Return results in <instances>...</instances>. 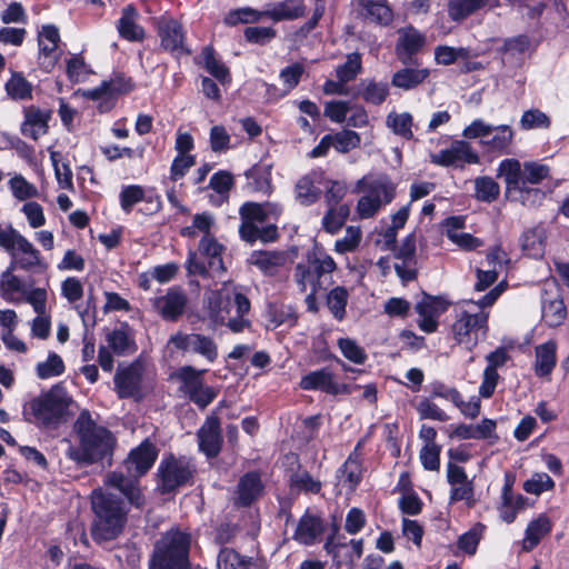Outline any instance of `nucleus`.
<instances>
[{
	"label": "nucleus",
	"mask_w": 569,
	"mask_h": 569,
	"mask_svg": "<svg viewBox=\"0 0 569 569\" xmlns=\"http://www.w3.org/2000/svg\"><path fill=\"white\" fill-rule=\"evenodd\" d=\"M251 565V557L242 556L228 547L221 548L217 557L218 569H249Z\"/></svg>",
	"instance_id": "46"
},
{
	"label": "nucleus",
	"mask_w": 569,
	"mask_h": 569,
	"mask_svg": "<svg viewBox=\"0 0 569 569\" xmlns=\"http://www.w3.org/2000/svg\"><path fill=\"white\" fill-rule=\"evenodd\" d=\"M500 194L499 184L491 177L475 179V197L482 202H493Z\"/></svg>",
	"instance_id": "52"
},
{
	"label": "nucleus",
	"mask_w": 569,
	"mask_h": 569,
	"mask_svg": "<svg viewBox=\"0 0 569 569\" xmlns=\"http://www.w3.org/2000/svg\"><path fill=\"white\" fill-rule=\"evenodd\" d=\"M158 452L154 446L146 439L137 448L132 449L124 461L128 475L122 471H112L106 476V485L120 491L128 503L141 509L146 499L142 495L138 478L143 476L154 463Z\"/></svg>",
	"instance_id": "2"
},
{
	"label": "nucleus",
	"mask_w": 569,
	"mask_h": 569,
	"mask_svg": "<svg viewBox=\"0 0 569 569\" xmlns=\"http://www.w3.org/2000/svg\"><path fill=\"white\" fill-rule=\"evenodd\" d=\"M550 530L551 522L546 515H540L538 518L530 521L525 531L522 549L525 551H531Z\"/></svg>",
	"instance_id": "38"
},
{
	"label": "nucleus",
	"mask_w": 569,
	"mask_h": 569,
	"mask_svg": "<svg viewBox=\"0 0 569 569\" xmlns=\"http://www.w3.org/2000/svg\"><path fill=\"white\" fill-rule=\"evenodd\" d=\"M8 184L12 196L19 201H24L39 194L38 188L29 182L22 174L12 177Z\"/></svg>",
	"instance_id": "55"
},
{
	"label": "nucleus",
	"mask_w": 569,
	"mask_h": 569,
	"mask_svg": "<svg viewBox=\"0 0 569 569\" xmlns=\"http://www.w3.org/2000/svg\"><path fill=\"white\" fill-rule=\"evenodd\" d=\"M480 158L466 140H455L449 148L431 156V162L442 167H462L465 163L477 164Z\"/></svg>",
	"instance_id": "17"
},
{
	"label": "nucleus",
	"mask_w": 569,
	"mask_h": 569,
	"mask_svg": "<svg viewBox=\"0 0 569 569\" xmlns=\"http://www.w3.org/2000/svg\"><path fill=\"white\" fill-rule=\"evenodd\" d=\"M167 348L171 352L181 351L183 353L197 355L209 363H213L219 356L218 345L214 339L196 332L178 331L171 335L167 342Z\"/></svg>",
	"instance_id": "13"
},
{
	"label": "nucleus",
	"mask_w": 569,
	"mask_h": 569,
	"mask_svg": "<svg viewBox=\"0 0 569 569\" xmlns=\"http://www.w3.org/2000/svg\"><path fill=\"white\" fill-rule=\"evenodd\" d=\"M340 479L348 485L350 489H355L361 480V465L351 456L346 460L338 471Z\"/></svg>",
	"instance_id": "64"
},
{
	"label": "nucleus",
	"mask_w": 569,
	"mask_h": 569,
	"mask_svg": "<svg viewBox=\"0 0 569 569\" xmlns=\"http://www.w3.org/2000/svg\"><path fill=\"white\" fill-rule=\"evenodd\" d=\"M521 247L531 258H540L545 252V232L541 228H531L521 236Z\"/></svg>",
	"instance_id": "43"
},
{
	"label": "nucleus",
	"mask_w": 569,
	"mask_h": 569,
	"mask_svg": "<svg viewBox=\"0 0 569 569\" xmlns=\"http://www.w3.org/2000/svg\"><path fill=\"white\" fill-rule=\"evenodd\" d=\"M325 531L322 518L307 510L299 519L293 539L303 546H313Z\"/></svg>",
	"instance_id": "26"
},
{
	"label": "nucleus",
	"mask_w": 569,
	"mask_h": 569,
	"mask_svg": "<svg viewBox=\"0 0 569 569\" xmlns=\"http://www.w3.org/2000/svg\"><path fill=\"white\" fill-rule=\"evenodd\" d=\"M196 63L204 68L221 84L231 81L229 69L216 58L214 49L211 46L204 47L196 58Z\"/></svg>",
	"instance_id": "33"
},
{
	"label": "nucleus",
	"mask_w": 569,
	"mask_h": 569,
	"mask_svg": "<svg viewBox=\"0 0 569 569\" xmlns=\"http://www.w3.org/2000/svg\"><path fill=\"white\" fill-rule=\"evenodd\" d=\"M287 261L288 254L280 250H257L249 258V262L264 276H276Z\"/></svg>",
	"instance_id": "28"
},
{
	"label": "nucleus",
	"mask_w": 569,
	"mask_h": 569,
	"mask_svg": "<svg viewBox=\"0 0 569 569\" xmlns=\"http://www.w3.org/2000/svg\"><path fill=\"white\" fill-rule=\"evenodd\" d=\"M355 192H361L356 207L360 219L375 217L396 197V183L386 173H368L359 179Z\"/></svg>",
	"instance_id": "7"
},
{
	"label": "nucleus",
	"mask_w": 569,
	"mask_h": 569,
	"mask_svg": "<svg viewBox=\"0 0 569 569\" xmlns=\"http://www.w3.org/2000/svg\"><path fill=\"white\" fill-rule=\"evenodd\" d=\"M91 503L94 513L92 539L101 543L118 538L127 523L129 510L126 502L114 493L96 490Z\"/></svg>",
	"instance_id": "5"
},
{
	"label": "nucleus",
	"mask_w": 569,
	"mask_h": 569,
	"mask_svg": "<svg viewBox=\"0 0 569 569\" xmlns=\"http://www.w3.org/2000/svg\"><path fill=\"white\" fill-rule=\"evenodd\" d=\"M452 430L449 433L451 439L458 440H486L497 438L496 428L497 423L492 419L483 418L479 423H460L451 426Z\"/></svg>",
	"instance_id": "27"
},
{
	"label": "nucleus",
	"mask_w": 569,
	"mask_h": 569,
	"mask_svg": "<svg viewBox=\"0 0 569 569\" xmlns=\"http://www.w3.org/2000/svg\"><path fill=\"white\" fill-rule=\"evenodd\" d=\"M223 246L211 236H203L199 241L198 250H190L186 261L189 274L209 277L224 270L222 260Z\"/></svg>",
	"instance_id": "12"
},
{
	"label": "nucleus",
	"mask_w": 569,
	"mask_h": 569,
	"mask_svg": "<svg viewBox=\"0 0 569 569\" xmlns=\"http://www.w3.org/2000/svg\"><path fill=\"white\" fill-rule=\"evenodd\" d=\"M6 91L13 100H27L32 97V84L20 72H12L6 82Z\"/></svg>",
	"instance_id": "48"
},
{
	"label": "nucleus",
	"mask_w": 569,
	"mask_h": 569,
	"mask_svg": "<svg viewBox=\"0 0 569 569\" xmlns=\"http://www.w3.org/2000/svg\"><path fill=\"white\" fill-rule=\"evenodd\" d=\"M51 111L36 106H29L23 109V121L20 126L22 136L37 141L40 137L48 133Z\"/></svg>",
	"instance_id": "22"
},
{
	"label": "nucleus",
	"mask_w": 569,
	"mask_h": 569,
	"mask_svg": "<svg viewBox=\"0 0 569 569\" xmlns=\"http://www.w3.org/2000/svg\"><path fill=\"white\" fill-rule=\"evenodd\" d=\"M263 482L257 471L246 472L239 478L234 491V505L237 507H250L263 493Z\"/></svg>",
	"instance_id": "24"
},
{
	"label": "nucleus",
	"mask_w": 569,
	"mask_h": 569,
	"mask_svg": "<svg viewBox=\"0 0 569 569\" xmlns=\"http://www.w3.org/2000/svg\"><path fill=\"white\" fill-rule=\"evenodd\" d=\"M246 177L254 191L269 192L271 189V166L258 163L246 171Z\"/></svg>",
	"instance_id": "44"
},
{
	"label": "nucleus",
	"mask_w": 569,
	"mask_h": 569,
	"mask_svg": "<svg viewBox=\"0 0 569 569\" xmlns=\"http://www.w3.org/2000/svg\"><path fill=\"white\" fill-rule=\"evenodd\" d=\"M387 126L392 132L403 139L410 140L412 132V116L409 112L396 113L391 112L387 117Z\"/></svg>",
	"instance_id": "50"
},
{
	"label": "nucleus",
	"mask_w": 569,
	"mask_h": 569,
	"mask_svg": "<svg viewBox=\"0 0 569 569\" xmlns=\"http://www.w3.org/2000/svg\"><path fill=\"white\" fill-rule=\"evenodd\" d=\"M64 370L66 366L62 358L53 351L48 353L44 361H40L36 366V373L42 380L59 377Z\"/></svg>",
	"instance_id": "47"
},
{
	"label": "nucleus",
	"mask_w": 569,
	"mask_h": 569,
	"mask_svg": "<svg viewBox=\"0 0 569 569\" xmlns=\"http://www.w3.org/2000/svg\"><path fill=\"white\" fill-rule=\"evenodd\" d=\"M138 12L131 4L122 10L117 29L121 38L128 41H141L144 38V30L137 23Z\"/></svg>",
	"instance_id": "34"
},
{
	"label": "nucleus",
	"mask_w": 569,
	"mask_h": 569,
	"mask_svg": "<svg viewBox=\"0 0 569 569\" xmlns=\"http://www.w3.org/2000/svg\"><path fill=\"white\" fill-rule=\"evenodd\" d=\"M197 436L200 451L208 458H214L219 455L222 447V436L220 420L217 416H208Z\"/></svg>",
	"instance_id": "23"
},
{
	"label": "nucleus",
	"mask_w": 569,
	"mask_h": 569,
	"mask_svg": "<svg viewBox=\"0 0 569 569\" xmlns=\"http://www.w3.org/2000/svg\"><path fill=\"white\" fill-rule=\"evenodd\" d=\"M191 535L171 529L157 541L149 569H190Z\"/></svg>",
	"instance_id": "8"
},
{
	"label": "nucleus",
	"mask_w": 569,
	"mask_h": 569,
	"mask_svg": "<svg viewBox=\"0 0 569 569\" xmlns=\"http://www.w3.org/2000/svg\"><path fill=\"white\" fill-rule=\"evenodd\" d=\"M60 42L59 29L53 24H44L38 33L39 67L51 72L59 60L58 43Z\"/></svg>",
	"instance_id": "18"
},
{
	"label": "nucleus",
	"mask_w": 569,
	"mask_h": 569,
	"mask_svg": "<svg viewBox=\"0 0 569 569\" xmlns=\"http://www.w3.org/2000/svg\"><path fill=\"white\" fill-rule=\"evenodd\" d=\"M73 430L79 439V447L69 448L70 459L91 465L111 458L116 439L109 429L97 423L89 410L80 411L73 423Z\"/></svg>",
	"instance_id": "1"
},
{
	"label": "nucleus",
	"mask_w": 569,
	"mask_h": 569,
	"mask_svg": "<svg viewBox=\"0 0 569 569\" xmlns=\"http://www.w3.org/2000/svg\"><path fill=\"white\" fill-rule=\"evenodd\" d=\"M305 11L302 0H283L269 6L263 14L278 22L299 19L305 14Z\"/></svg>",
	"instance_id": "32"
},
{
	"label": "nucleus",
	"mask_w": 569,
	"mask_h": 569,
	"mask_svg": "<svg viewBox=\"0 0 569 569\" xmlns=\"http://www.w3.org/2000/svg\"><path fill=\"white\" fill-rule=\"evenodd\" d=\"M141 368L136 363H131L124 368H118L113 381L116 391L120 399L136 397L141 389Z\"/></svg>",
	"instance_id": "25"
},
{
	"label": "nucleus",
	"mask_w": 569,
	"mask_h": 569,
	"mask_svg": "<svg viewBox=\"0 0 569 569\" xmlns=\"http://www.w3.org/2000/svg\"><path fill=\"white\" fill-rule=\"evenodd\" d=\"M14 270L8 266L0 276V298L9 303L19 302L18 295L23 291V283L19 277L13 274Z\"/></svg>",
	"instance_id": "42"
},
{
	"label": "nucleus",
	"mask_w": 569,
	"mask_h": 569,
	"mask_svg": "<svg viewBox=\"0 0 569 569\" xmlns=\"http://www.w3.org/2000/svg\"><path fill=\"white\" fill-rule=\"evenodd\" d=\"M72 398L62 383L31 398L23 405L22 415L27 422L41 429L56 430L66 420Z\"/></svg>",
	"instance_id": "4"
},
{
	"label": "nucleus",
	"mask_w": 569,
	"mask_h": 569,
	"mask_svg": "<svg viewBox=\"0 0 569 569\" xmlns=\"http://www.w3.org/2000/svg\"><path fill=\"white\" fill-rule=\"evenodd\" d=\"M269 321L274 328L279 326L293 327L297 322V315L291 306L272 305L268 309Z\"/></svg>",
	"instance_id": "54"
},
{
	"label": "nucleus",
	"mask_w": 569,
	"mask_h": 569,
	"mask_svg": "<svg viewBox=\"0 0 569 569\" xmlns=\"http://www.w3.org/2000/svg\"><path fill=\"white\" fill-rule=\"evenodd\" d=\"M333 148L340 153H347L361 143L360 134L352 130H341L332 134Z\"/></svg>",
	"instance_id": "61"
},
{
	"label": "nucleus",
	"mask_w": 569,
	"mask_h": 569,
	"mask_svg": "<svg viewBox=\"0 0 569 569\" xmlns=\"http://www.w3.org/2000/svg\"><path fill=\"white\" fill-rule=\"evenodd\" d=\"M349 213V209L346 206H341L339 209L329 207L327 213L322 219V226L325 230L331 234L337 233L343 226Z\"/></svg>",
	"instance_id": "62"
},
{
	"label": "nucleus",
	"mask_w": 569,
	"mask_h": 569,
	"mask_svg": "<svg viewBox=\"0 0 569 569\" xmlns=\"http://www.w3.org/2000/svg\"><path fill=\"white\" fill-rule=\"evenodd\" d=\"M318 174L316 172L301 177L296 183V198L302 206L313 204L320 197V189L316 187Z\"/></svg>",
	"instance_id": "41"
},
{
	"label": "nucleus",
	"mask_w": 569,
	"mask_h": 569,
	"mask_svg": "<svg viewBox=\"0 0 569 569\" xmlns=\"http://www.w3.org/2000/svg\"><path fill=\"white\" fill-rule=\"evenodd\" d=\"M483 529L485 527L478 523L477 526L462 533L457 541L459 550L469 556H473L477 552Z\"/></svg>",
	"instance_id": "59"
},
{
	"label": "nucleus",
	"mask_w": 569,
	"mask_h": 569,
	"mask_svg": "<svg viewBox=\"0 0 569 569\" xmlns=\"http://www.w3.org/2000/svg\"><path fill=\"white\" fill-rule=\"evenodd\" d=\"M299 387L306 391L319 390L331 396L347 391V386L338 383L329 368H321L308 372L301 378Z\"/></svg>",
	"instance_id": "21"
},
{
	"label": "nucleus",
	"mask_w": 569,
	"mask_h": 569,
	"mask_svg": "<svg viewBox=\"0 0 569 569\" xmlns=\"http://www.w3.org/2000/svg\"><path fill=\"white\" fill-rule=\"evenodd\" d=\"M462 136L469 140L479 139V146L487 152L508 154L515 132L508 124L492 126L478 118L463 129Z\"/></svg>",
	"instance_id": "11"
},
{
	"label": "nucleus",
	"mask_w": 569,
	"mask_h": 569,
	"mask_svg": "<svg viewBox=\"0 0 569 569\" xmlns=\"http://www.w3.org/2000/svg\"><path fill=\"white\" fill-rule=\"evenodd\" d=\"M348 291L345 287H336L327 295V306L335 319L341 321L346 316V306L348 302Z\"/></svg>",
	"instance_id": "53"
},
{
	"label": "nucleus",
	"mask_w": 569,
	"mask_h": 569,
	"mask_svg": "<svg viewBox=\"0 0 569 569\" xmlns=\"http://www.w3.org/2000/svg\"><path fill=\"white\" fill-rule=\"evenodd\" d=\"M194 466L184 457L169 456L158 467L159 488L162 493H170L188 485L193 476Z\"/></svg>",
	"instance_id": "14"
},
{
	"label": "nucleus",
	"mask_w": 569,
	"mask_h": 569,
	"mask_svg": "<svg viewBox=\"0 0 569 569\" xmlns=\"http://www.w3.org/2000/svg\"><path fill=\"white\" fill-rule=\"evenodd\" d=\"M126 88L121 87L117 81H102L98 87L86 89L81 91V96L86 99L100 101V112L109 111L114 103V97L123 91Z\"/></svg>",
	"instance_id": "29"
},
{
	"label": "nucleus",
	"mask_w": 569,
	"mask_h": 569,
	"mask_svg": "<svg viewBox=\"0 0 569 569\" xmlns=\"http://www.w3.org/2000/svg\"><path fill=\"white\" fill-rule=\"evenodd\" d=\"M206 370H198L192 366H183L179 368L174 377L179 381V391H181L187 398L194 393L204 382L202 375Z\"/></svg>",
	"instance_id": "39"
},
{
	"label": "nucleus",
	"mask_w": 569,
	"mask_h": 569,
	"mask_svg": "<svg viewBox=\"0 0 569 569\" xmlns=\"http://www.w3.org/2000/svg\"><path fill=\"white\" fill-rule=\"evenodd\" d=\"M398 39L395 52L400 62L409 64L412 58L426 46V36L412 26H406L397 31Z\"/></svg>",
	"instance_id": "19"
},
{
	"label": "nucleus",
	"mask_w": 569,
	"mask_h": 569,
	"mask_svg": "<svg viewBox=\"0 0 569 569\" xmlns=\"http://www.w3.org/2000/svg\"><path fill=\"white\" fill-rule=\"evenodd\" d=\"M429 77V70L426 68H402L396 71L391 77V84L395 88L409 91L416 89Z\"/></svg>",
	"instance_id": "36"
},
{
	"label": "nucleus",
	"mask_w": 569,
	"mask_h": 569,
	"mask_svg": "<svg viewBox=\"0 0 569 569\" xmlns=\"http://www.w3.org/2000/svg\"><path fill=\"white\" fill-rule=\"evenodd\" d=\"M66 72L71 82L79 83L86 81L92 71L80 54H73L67 60Z\"/></svg>",
	"instance_id": "60"
},
{
	"label": "nucleus",
	"mask_w": 569,
	"mask_h": 569,
	"mask_svg": "<svg viewBox=\"0 0 569 569\" xmlns=\"http://www.w3.org/2000/svg\"><path fill=\"white\" fill-rule=\"evenodd\" d=\"M500 6V0H449L448 14L452 21H461L472 13Z\"/></svg>",
	"instance_id": "30"
},
{
	"label": "nucleus",
	"mask_w": 569,
	"mask_h": 569,
	"mask_svg": "<svg viewBox=\"0 0 569 569\" xmlns=\"http://www.w3.org/2000/svg\"><path fill=\"white\" fill-rule=\"evenodd\" d=\"M567 315L565 303L561 299L555 298L542 302V319L548 327H558Z\"/></svg>",
	"instance_id": "49"
},
{
	"label": "nucleus",
	"mask_w": 569,
	"mask_h": 569,
	"mask_svg": "<svg viewBox=\"0 0 569 569\" xmlns=\"http://www.w3.org/2000/svg\"><path fill=\"white\" fill-rule=\"evenodd\" d=\"M449 305L450 302L443 297L426 295L415 307L420 317L419 328L426 333L435 332L439 316L448 309Z\"/></svg>",
	"instance_id": "20"
},
{
	"label": "nucleus",
	"mask_w": 569,
	"mask_h": 569,
	"mask_svg": "<svg viewBox=\"0 0 569 569\" xmlns=\"http://www.w3.org/2000/svg\"><path fill=\"white\" fill-rule=\"evenodd\" d=\"M0 248L10 256V269L40 273L48 268L40 251L12 226H9L8 231L0 233Z\"/></svg>",
	"instance_id": "9"
},
{
	"label": "nucleus",
	"mask_w": 569,
	"mask_h": 569,
	"mask_svg": "<svg viewBox=\"0 0 569 569\" xmlns=\"http://www.w3.org/2000/svg\"><path fill=\"white\" fill-rule=\"evenodd\" d=\"M557 343L549 340L535 348V373L539 378H546L551 375L557 363Z\"/></svg>",
	"instance_id": "31"
},
{
	"label": "nucleus",
	"mask_w": 569,
	"mask_h": 569,
	"mask_svg": "<svg viewBox=\"0 0 569 569\" xmlns=\"http://www.w3.org/2000/svg\"><path fill=\"white\" fill-rule=\"evenodd\" d=\"M108 346L118 356H126L136 351L137 346L130 328L123 323L120 328L112 330L107 335Z\"/></svg>",
	"instance_id": "37"
},
{
	"label": "nucleus",
	"mask_w": 569,
	"mask_h": 569,
	"mask_svg": "<svg viewBox=\"0 0 569 569\" xmlns=\"http://www.w3.org/2000/svg\"><path fill=\"white\" fill-rule=\"evenodd\" d=\"M503 290L502 281L478 301L466 300L461 303L452 325L453 338L459 345L472 350L486 337L489 315L485 309L491 307Z\"/></svg>",
	"instance_id": "3"
},
{
	"label": "nucleus",
	"mask_w": 569,
	"mask_h": 569,
	"mask_svg": "<svg viewBox=\"0 0 569 569\" xmlns=\"http://www.w3.org/2000/svg\"><path fill=\"white\" fill-rule=\"evenodd\" d=\"M281 213L282 208L276 203L244 202L239 208L241 240L250 244L256 241L273 242L279 236L276 221Z\"/></svg>",
	"instance_id": "6"
},
{
	"label": "nucleus",
	"mask_w": 569,
	"mask_h": 569,
	"mask_svg": "<svg viewBox=\"0 0 569 569\" xmlns=\"http://www.w3.org/2000/svg\"><path fill=\"white\" fill-rule=\"evenodd\" d=\"M360 7L372 21L387 26L392 20V11L386 0H359Z\"/></svg>",
	"instance_id": "45"
},
{
	"label": "nucleus",
	"mask_w": 569,
	"mask_h": 569,
	"mask_svg": "<svg viewBox=\"0 0 569 569\" xmlns=\"http://www.w3.org/2000/svg\"><path fill=\"white\" fill-rule=\"evenodd\" d=\"M144 200V189L139 184L124 186L119 193L120 207L126 213H130L137 203Z\"/></svg>",
	"instance_id": "58"
},
{
	"label": "nucleus",
	"mask_w": 569,
	"mask_h": 569,
	"mask_svg": "<svg viewBox=\"0 0 569 569\" xmlns=\"http://www.w3.org/2000/svg\"><path fill=\"white\" fill-rule=\"evenodd\" d=\"M361 99L368 104L380 106L382 104L389 93V83L385 81H376L375 79H367L361 82L360 89Z\"/></svg>",
	"instance_id": "40"
},
{
	"label": "nucleus",
	"mask_w": 569,
	"mask_h": 569,
	"mask_svg": "<svg viewBox=\"0 0 569 569\" xmlns=\"http://www.w3.org/2000/svg\"><path fill=\"white\" fill-rule=\"evenodd\" d=\"M526 500L522 495L501 496V503L498 508L500 518L507 523L513 522L517 513L525 508Z\"/></svg>",
	"instance_id": "51"
},
{
	"label": "nucleus",
	"mask_w": 569,
	"mask_h": 569,
	"mask_svg": "<svg viewBox=\"0 0 569 569\" xmlns=\"http://www.w3.org/2000/svg\"><path fill=\"white\" fill-rule=\"evenodd\" d=\"M512 197L515 200L519 201L522 206L535 208L540 206L545 198L546 192L540 188L528 187V184H523L520 187V190H517Z\"/></svg>",
	"instance_id": "63"
},
{
	"label": "nucleus",
	"mask_w": 569,
	"mask_h": 569,
	"mask_svg": "<svg viewBox=\"0 0 569 569\" xmlns=\"http://www.w3.org/2000/svg\"><path fill=\"white\" fill-rule=\"evenodd\" d=\"M161 48L171 53L189 52L184 49V30L182 24L174 18L163 14L154 19Z\"/></svg>",
	"instance_id": "16"
},
{
	"label": "nucleus",
	"mask_w": 569,
	"mask_h": 569,
	"mask_svg": "<svg viewBox=\"0 0 569 569\" xmlns=\"http://www.w3.org/2000/svg\"><path fill=\"white\" fill-rule=\"evenodd\" d=\"M362 70L361 56L358 52H352L347 56L345 63L336 69L338 80L341 82H349L353 80Z\"/></svg>",
	"instance_id": "56"
},
{
	"label": "nucleus",
	"mask_w": 569,
	"mask_h": 569,
	"mask_svg": "<svg viewBox=\"0 0 569 569\" xmlns=\"http://www.w3.org/2000/svg\"><path fill=\"white\" fill-rule=\"evenodd\" d=\"M336 268L335 260L326 252L309 253L305 262H299L296 266L295 281L302 292L308 289L327 291L333 283L332 273Z\"/></svg>",
	"instance_id": "10"
},
{
	"label": "nucleus",
	"mask_w": 569,
	"mask_h": 569,
	"mask_svg": "<svg viewBox=\"0 0 569 569\" xmlns=\"http://www.w3.org/2000/svg\"><path fill=\"white\" fill-rule=\"evenodd\" d=\"M152 309L166 321H177L186 311L188 297L178 286L170 287L164 295L150 299Z\"/></svg>",
	"instance_id": "15"
},
{
	"label": "nucleus",
	"mask_w": 569,
	"mask_h": 569,
	"mask_svg": "<svg viewBox=\"0 0 569 569\" xmlns=\"http://www.w3.org/2000/svg\"><path fill=\"white\" fill-rule=\"evenodd\" d=\"M498 177L503 178L507 191L511 196L523 186V168L517 159L502 160L498 167Z\"/></svg>",
	"instance_id": "35"
},
{
	"label": "nucleus",
	"mask_w": 569,
	"mask_h": 569,
	"mask_svg": "<svg viewBox=\"0 0 569 569\" xmlns=\"http://www.w3.org/2000/svg\"><path fill=\"white\" fill-rule=\"evenodd\" d=\"M290 487L297 492L305 493H319L321 490V482L315 479L309 472H296L290 477Z\"/></svg>",
	"instance_id": "57"
}]
</instances>
